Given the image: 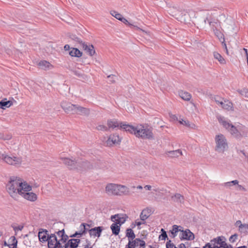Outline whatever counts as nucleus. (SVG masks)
Segmentation results:
<instances>
[{
  "label": "nucleus",
  "instance_id": "nucleus-51",
  "mask_svg": "<svg viewBox=\"0 0 248 248\" xmlns=\"http://www.w3.org/2000/svg\"><path fill=\"white\" fill-rule=\"evenodd\" d=\"M166 248H177L175 245L171 243V241L169 240L166 243Z\"/></svg>",
  "mask_w": 248,
  "mask_h": 248
},
{
  "label": "nucleus",
  "instance_id": "nucleus-49",
  "mask_svg": "<svg viewBox=\"0 0 248 248\" xmlns=\"http://www.w3.org/2000/svg\"><path fill=\"white\" fill-rule=\"evenodd\" d=\"M23 228V225H18L13 227L14 230L16 233H17L18 232L21 231Z\"/></svg>",
  "mask_w": 248,
  "mask_h": 248
},
{
  "label": "nucleus",
  "instance_id": "nucleus-30",
  "mask_svg": "<svg viewBox=\"0 0 248 248\" xmlns=\"http://www.w3.org/2000/svg\"><path fill=\"white\" fill-rule=\"evenodd\" d=\"M17 241L16 237L12 236L8 240V247L9 248H16Z\"/></svg>",
  "mask_w": 248,
  "mask_h": 248
},
{
  "label": "nucleus",
  "instance_id": "nucleus-37",
  "mask_svg": "<svg viewBox=\"0 0 248 248\" xmlns=\"http://www.w3.org/2000/svg\"><path fill=\"white\" fill-rule=\"evenodd\" d=\"M172 200L178 203H182L184 201V197L180 194H175L174 196L171 197Z\"/></svg>",
  "mask_w": 248,
  "mask_h": 248
},
{
  "label": "nucleus",
  "instance_id": "nucleus-58",
  "mask_svg": "<svg viewBox=\"0 0 248 248\" xmlns=\"http://www.w3.org/2000/svg\"><path fill=\"white\" fill-rule=\"evenodd\" d=\"M236 185L237 186V187L239 190L246 191L245 188L244 186H242L238 184V185Z\"/></svg>",
  "mask_w": 248,
  "mask_h": 248
},
{
  "label": "nucleus",
  "instance_id": "nucleus-26",
  "mask_svg": "<svg viewBox=\"0 0 248 248\" xmlns=\"http://www.w3.org/2000/svg\"><path fill=\"white\" fill-rule=\"evenodd\" d=\"M56 233L59 236V239L58 240L62 244L65 243L68 239V236L64 234V229L57 232Z\"/></svg>",
  "mask_w": 248,
  "mask_h": 248
},
{
  "label": "nucleus",
  "instance_id": "nucleus-47",
  "mask_svg": "<svg viewBox=\"0 0 248 248\" xmlns=\"http://www.w3.org/2000/svg\"><path fill=\"white\" fill-rule=\"evenodd\" d=\"M215 100L217 104L220 106L221 105L223 104V101H224V99L218 96H217L215 98Z\"/></svg>",
  "mask_w": 248,
  "mask_h": 248
},
{
  "label": "nucleus",
  "instance_id": "nucleus-38",
  "mask_svg": "<svg viewBox=\"0 0 248 248\" xmlns=\"http://www.w3.org/2000/svg\"><path fill=\"white\" fill-rule=\"evenodd\" d=\"M126 236L128 237V240L134 239L135 238V234L131 229H127L126 231Z\"/></svg>",
  "mask_w": 248,
  "mask_h": 248
},
{
  "label": "nucleus",
  "instance_id": "nucleus-46",
  "mask_svg": "<svg viewBox=\"0 0 248 248\" xmlns=\"http://www.w3.org/2000/svg\"><path fill=\"white\" fill-rule=\"evenodd\" d=\"M161 231L162 233L159 235V238L162 240H165L168 237L166 232L163 229H161Z\"/></svg>",
  "mask_w": 248,
  "mask_h": 248
},
{
  "label": "nucleus",
  "instance_id": "nucleus-52",
  "mask_svg": "<svg viewBox=\"0 0 248 248\" xmlns=\"http://www.w3.org/2000/svg\"><path fill=\"white\" fill-rule=\"evenodd\" d=\"M237 238V235L236 234H234L230 236V237L229 238V241L231 243H234L236 241Z\"/></svg>",
  "mask_w": 248,
  "mask_h": 248
},
{
  "label": "nucleus",
  "instance_id": "nucleus-59",
  "mask_svg": "<svg viewBox=\"0 0 248 248\" xmlns=\"http://www.w3.org/2000/svg\"><path fill=\"white\" fill-rule=\"evenodd\" d=\"M243 224H242L241 223V221L240 220H237L236 222H235V225L238 227V229L239 228V226H240L241 225H243Z\"/></svg>",
  "mask_w": 248,
  "mask_h": 248
},
{
  "label": "nucleus",
  "instance_id": "nucleus-11",
  "mask_svg": "<svg viewBox=\"0 0 248 248\" xmlns=\"http://www.w3.org/2000/svg\"><path fill=\"white\" fill-rule=\"evenodd\" d=\"M127 217L125 214H117L111 216V220L114 223L121 226L125 221Z\"/></svg>",
  "mask_w": 248,
  "mask_h": 248
},
{
  "label": "nucleus",
  "instance_id": "nucleus-15",
  "mask_svg": "<svg viewBox=\"0 0 248 248\" xmlns=\"http://www.w3.org/2000/svg\"><path fill=\"white\" fill-rule=\"evenodd\" d=\"M194 238V234L189 229H186L185 231L182 229L180 236L181 239L192 240Z\"/></svg>",
  "mask_w": 248,
  "mask_h": 248
},
{
  "label": "nucleus",
  "instance_id": "nucleus-50",
  "mask_svg": "<svg viewBox=\"0 0 248 248\" xmlns=\"http://www.w3.org/2000/svg\"><path fill=\"white\" fill-rule=\"evenodd\" d=\"M96 129L98 130L101 131H107L108 130V127L104 125H99L96 127Z\"/></svg>",
  "mask_w": 248,
  "mask_h": 248
},
{
  "label": "nucleus",
  "instance_id": "nucleus-56",
  "mask_svg": "<svg viewBox=\"0 0 248 248\" xmlns=\"http://www.w3.org/2000/svg\"><path fill=\"white\" fill-rule=\"evenodd\" d=\"M170 118L172 121H178V118L175 115L170 114Z\"/></svg>",
  "mask_w": 248,
  "mask_h": 248
},
{
  "label": "nucleus",
  "instance_id": "nucleus-44",
  "mask_svg": "<svg viewBox=\"0 0 248 248\" xmlns=\"http://www.w3.org/2000/svg\"><path fill=\"white\" fill-rule=\"evenodd\" d=\"M237 92L242 96L248 98V89L244 88L242 90H239Z\"/></svg>",
  "mask_w": 248,
  "mask_h": 248
},
{
  "label": "nucleus",
  "instance_id": "nucleus-34",
  "mask_svg": "<svg viewBox=\"0 0 248 248\" xmlns=\"http://www.w3.org/2000/svg\"><path fill=\"white\" fill-rule=\"evenodd\" d=\"M13 105V102L10 100L7 101L4 98L1 100V109H5L10 107Z\"/></svg>",
  "mask_w": 248,
  "mask_h": 248
},
{
  "label": "nucleus",
  "instance_id": "nucleus-55",
  "mask_svg": "<svg viewBox=\"0 0 248 248\" xmlns=\"http://www.w3.org/2000/svg\"><path fill=\"white\" fill-rule=\"evenodd\" d=\"M116 77L114 75H110L108 77V78L109 79V81L111 83L114 81V78H115Z\"/></svg>",
  "mask_w": 248,
  "mask_h": 248
},
{
  "label": "nucleus",
  "instance_id": "nucleus-18",
  "mask_svg": "<svg viewBox=\"0 0 248 248\" xmlns=\"http://www.w3.org/2000/svg\"><path fill=\"white\" fill-rule=\"evenodd\" d=\"M121 140V139L118 135L113 134L109 136L107 141V144L108 145L111 146L112 144H119Z\"/></svg>",
  "mask_w": 248,
  "mask_h": 248
},
{
  "label": "nucleus",
  "instance_id": "nucleus-9",
  "mask_svg": "<svg viewBox=\"0 0 248 248\" xmlns=\"http://www.w3.org/2000/svg\"><path fill=\"white\" fill-rule=\"evenodd\" d=\"M74 39L78 42L81 46H82L83 49L85 51V52L88 53L90 56H93L95 53V50L94 47L92 45H87L85 43H83L82 41L77 37H75Z\"/></svg>",
  "mask_w": 248,
  "mask_h": 248
},
{
  "label": "nucleus",
  "instance_id": "nucleus-48",
  "mask_svg": "<svg viewBox=\"0 0 248 248\" xmlns=\"http://www.w3.org/2000/svg\"><path fill=\"white\" fill-rule=\"evenodd\" d=\"M135 246L133 243V240H128V244L125 246V248H135Z\"/></svg>",
  "mask_w": 248,
  "mask_h": 248
},
{
  "label": "nucleus",
  "instance_id": "nucleus-29",
  "mask_svg": "<svg viewBox=\"0 0 248 248\" xmlns=\"http://www.w3.org/2000/svg\"><path fill=\"white\" fill-rule=\"evenodd\" d=\"M80 230L78 232H76L74 234H73L71 237H80L82 235L85 233L86 232V228L85 225L84 223H82L79 227Z\"/></svg>",
  "mask_w": 248,
  "mask_h": 248
},
{
  "label": "nucleus",
  "instance_id": "nucleus-42",
  "mask_svg": "<svg viewBox=\"0 0 248 248\" xmlns=\"http://www.w3.org/2000/svg\"><path fill=\"white\" fill-rule=\"evenodd\" d=\"M179 123L182 124L191 128H194L195 126L194 124H190L188 121L184 120L183 119L180 120Z\"/></svg>",
  "mask_w": 248,
  "mask_h": 248
},
{
  "label": "nucleus",
  "instance_id": "nucleus-64",
  "mask_svg": "<svg viewBox=\"0 0 248 248\" xmlns=\"http://www.w3.org/2000/svg\"><path fill=\"white\" fill-rule=\"evenodd\" d=\"M74 73L76 75L78 76V77H81V74L79 73L77 71H75L74 72Z\"/></svg>",
  "mask_w": 248,
  "mask_h": 248
},
{
  "label": "nucleus",
  "instance_id": "nucleus-23",
  "mask_svg": "<svg viewBox=\"0 0 248 248\" xmlns=\"http://www.w3.org/2000/svg\"><path fill=\"white\" fill-rule=\"evenodd\" d=\"M80 240L78 239H71L65 243V248H76Z\"/></svg>",
  "mask_w": 248,
  "mask_h": 248
},
{
  "label": "nucleus",
  "instance_id": "nucleus-33",
  "mask_svg": "<svg viewBox=\"0 0 248 248\" xmlns=\"http://www.w3.org/2000/svg\"><path fill=\"white\" fill-rule=\"evenodd\" d=\"M179 95L182 99L185 101H189L191 98V95L189 93L183 91L179 92Z\"/></svg>",
  "mask_w": 248,
  "mask_h": 248
},
{
  "label": "nucleus",
  "instance_id": "nucleus-54",
  "mask_svg": "<svg viewBox=\"0 0 248 248\" xmlns=\"http://www.w3.org/2000/svg\"><path fill=\"white\" fill-rule=\"evenodd\" d=\"M121 21H122V22H123L126 25H128L130 26H132V25L131 24L129 23V22L127 21V20L124 17H123V18L121 19Z\"/></svg>",
  "mask_w": 248,
  "mask_h": 248
},
{
  "label": "nucleus",
  "instance_id": "nucleus-25",
  "mask_svg": "<svg viewBox=\"0 0 248 248\" xmlns=\"http://www.w3.org/2000/svg\"><path fill=\"white\" fill-rule=\"evenodd\" d=\"M118 196L122 195H129L130 194V191L129 188L124 185H118Z\"/></svg>",
  "mask_w": 248,
  "mask_h": 248
},
{
  "label": "nucleus",
  "instance_id": "nucleus-27",
  "mask_svg": "<svg viewBox=\"0 0 248 248\" xmlns=\"http://www.w3.org/2000/svg\"><path fill=\"white\" fill-rule=\"evenodd\" d=\"M183 227L181 226H178L176 225H174L172 226V229L170 231V232L171 234V237L172 238H174L177 235V233L179 232H181Z\"/></svg>",
  "mask_w": 248,
  "mask_h": 248
},
{
  "label": "nucleus",
  "instance_id": "nucleus-41",
  "mask_svg": "<svg viewBox=\"0 0 248 248\" xmlns=\"http://www.w3.org/2000/svg\"><path fill=\"white\" fill-rule=\"evenodd\" d=\"M239 231L243 233H248V224H243V225L239 226Z\"/></svg>",
  "mask_w": 248,
  "mask_h": 248
},
{
  "label": "nucleus",
  "instance_id": "nucleus-3",
  "mask_svg": "<svg viewBox=\"0 0 248 248\" xmlns=\"http://www.w3.org/2000/svg\"><path fill=\"white\" fill-rule=\"evenodd\" d=\"M61 160L63 161V163L67 166L68 168L71 170L73 169H86L91 168L90 163L87 161H76L75 160H72L68 158L61 157Z\"/></svg>",
  "mask_w": 248,
  "mask_h": 248
},
{
  "label": "nucleus",
  "instance_id": "nucleus-53",
  "mask_svg": "<svg viewBox=\"0 0 248 248\" xmlns=\"http://www.w3.org/2000/svg\"><path fill=\"white\" fill-rule=\"evenodd\" d=\"M145 221H143L141 220L140 221L139 219H137L135 222V225L138 226V227H139L140 225H141L142 224H145Z\"/></svg>",
  "mask_w": 248,
  "mask_h": 248
},
{
  "label": "nucleus",
  "instance_id": "nucleus-5",
  "mask_svg": "<svg viewBox=\"0 0 248 248\" xmlns=\"http://www.w3.org/2000/svg\"><path fill=\"white\" fill-rule=\"evenodd\" d=\"M232 136L237 139H241L242 137L247 136L246 128L242 125L235 126L232 124L230 128L227 130Z\"/></svg>",
  "mask_w": 248,
  "mask_h": 248
},
{
  "label": "nucleus",
  "instance_id": "nucleus-13",
  "mask_svg": "<svg viewBox=\"0 0 248 248\" xmlns=\"http://www.w3.org/2000/svg\"><path fill=\"white\" fill-rule=\"evenodd\" d=\"M118 185L115 184H109L106 187V191L108 195H119Z\"/></svg>",
  "mask_w": 248,
  "mask_h": 248
},
{
  "label": "nucleus",
  "instance_id": "nucleus-35",
  "mask_svg": "<svg viewBox=\"0 0 248 248\" xmlns=\"http://www.w3.org/2000/svg\"><path fill=\"white\" fill-rule=\"evenodd\" d=\"M82 52L76 48H72L69 51V54L72 57H80L82 56Z\"/></svg>",
  "mask_w": 248,
  "mask_h": 248
},
{
  "label": "nucleus",
  "instance_id": "nucleus-4",
  "mask_svg": "<svg viewBox=\"0 0 248 248\" xmlns=\"http://www.w3.org/2000/svg\"><path fill=\"white\" fill-rule=\"evenodd\" d=\"M215 151L218 153L223 154L227 151L229 148L228 143L225 136L219 134L217 135L215 138Z\"/></svg>",
  "mask_w": 248,
  "mask_h": 248
},
{
  "label": "nucleus",
  "instance_id": "nucleus-2",
  "mask_svg": "<svg viewBox=\"0 0 248 248\" xmlns=\"http://www.w3.org/2000/svg\"><path fill=\"white\" fill-rule=\"evenodd\" d=\"M121 127L125 131L134 135L137 138L149 140L153 139L152 129L146 124H138L135 126L122 124L121 125Z\"/></svg>",
  "mask_w": 248,
  "mask_h": 248
},
{
  "label": "nucleus",
  "instance_id": "nucleus-32",
  "mask_svg": "<svg viewBox=\"0 0 248 248\" xmlns=\"http://www.w3.org/2000/svg\"><path fill=\"white\" fill-rule=\"evenodd\" d=\"M133 243L134 244L135 247L140 246V248H145V242L144 241L140 239V238H136L133 239Z\"/></svg>",
  "mask_w": 248,
  "mask_h": 248
},
{
  "label": "nucleus",
  "instance_id": "nucleus-39",
  "mask_svg": "<svg viewBox=\"0 0 248 248\" xmlns=\"http://www.w3.org/2000/svg\"><path fill=\"white\" fill-rule=\"evenodd\" d=\"M214 57L215 59L217 60L221 64H225L226 63L225 59L218 53L215 52L214 53Z\"/></svg>",
  "mask_w": 248,
  "mask_h": 248
},
{
  "label": "nucleus",
  "instance_id": "nucleus-16",
  "mask_svg": "<svg viewBox=\"0 0 248 248\" xmlns=\"http://www.w3.org/2000/svg\"><path fill=\"white\" fill-rule=\"evenodd\" d=\"M107 124H108V128H109L114 129L116 127H119L120 129H124L123 128L121 127V125L127 124L126 123H122V122L119 123L116 119H110L108 121Z\"/></svg>",
  "mask_w": 248,
  "mask_h": 248
},
{
  "label": "nucleus",
  "instance_id": "nucleus-63",
  "mask_svg": "<svg viewBox=\"0 0 248 248\" xmlns=\"http://www.w3.org/2000/svg\"><path fill=\"white\" fill-rule=\"evenodd\" d=\"M243 50L245 51V52L246 53V55L247 58H248V50H247V49L246 48H243Z\"/></svg>",
  "mask_w": 248,
  "mask_h": 248
},
{
  "label": "nucleus",
  "instance_id": "nucleus-8",
  "mask_svg": "<svg viewBox=\"0 0 248 248\" xmlns=\"http://www.w3.org/2000/svg\"><path fill=\"white\" fill-rule=\"evenodd\" d=\"M48 248H60L62 243L60 242L55 234H51L47 240Z\"/></svg>",
  "mask_w": 248,
  "mask_h": 248
},
{
  "label": "nucleus",
  "instance_id": "nucleus-62",
  "mask_svg": "<svg viewBox=\"0 0 248 248\" xmlns=\"http://www.w3.org/2000/svg\"><path fill=\"white\" fill-rule=\"evenodd\" d=\"M179 248H186L185 245L184 244H181L180 245H179Z\"/></svg>",
  "mask_w": 248,
  "mask_h": 248
},
{
  "label": "nucleus",
  "instance_id": "nucleus-12",
  "mask_svg": "<svg viewBox=\"0 0 248 248\" xmlns=\"http://www.w3.org/2000/svg\"><path fill=\"white\" fill-rule=\"evenodd\" d=\"M208 23L211 27L212 28L215 35L217 37L219 41H224V35L217 28L218 26V23L217 22H213L210 21H208Z\"/></svg>",
  "mask_w": 248,
  "mask_h": 248
},
{
  "label": "nucleus",
  "instance_id": "nucleus-10",
  "mask_svg": "<svg viewBox=\"0 0 248 248\" xmlns=\"http://www.w3.org/2000/svg\"><path fill=\"white\" fill-rule=\"evenodd\" d=\"M6 163L12 165H20L22 162V159L20 157L16 156H10L8 155H4L1 156V158Z\"/></svg>",
  "mask_w": 248,
  "mask_h": 248
},
{
  "label": "nucleus",
  "instance_id": "nucleus-1",
  "mask_svg": "<svg viewBox=\"0 0 248 248\" xmlns=\"http://www.w3.org/2000/svg\"><path fill=\"white\" fill-rule=\"evenodd\" d=\"M6 189L10 195L16 200H18V195L30 201L34 202L37 200V195L31 192V186L19 177H11L7 184Z\"/></svg>",
  "mask_w": 248,
  "mask_h": 248
},
{
  "label": "nucleus",
  "instance_id": "nucleus-31",
  "mask_svg": "<svg viewBox=\"0 0 248 248\" xmlns=\"http://www.w3.org/2000/svg\"><path fill=\"white\" fill-rule=\"evenodd\" d=\"M220 107L227 110H232L233 108L232 103L228 100H224L223 104L221 105Z\"/></svg>",
  "mask_w": 248,
  "mask_h": 248
},
{
  "label": "nucleus",
  "instance_id": "nucleus-20",
  "mask_svg": "<svg viewBox=\"0 0 248 248\" xmlns=\"http://www.w3.org/2000/svg\"><path fill=\"white\" fill-rule=\"evenodd\" d=\"M217 120L219 123V124L222 125L223 127H224L226 130H228L230 126L232 124L230 121L225 118L224 117L221 116H218L217 117Z\"/></svg>",
  "mask_w": 248,
  "mask_h": 248
},
{
  "label": "nucleus",
  "instance_id": "nucleus-36",
  "mask_svg": "<svg viewBox=\"0 0 248 248\" xmlns=\"http://www.w3.org/2000/svg\"><path fill=\"white\" fill-rule=\"evenodd\" d=\"M120 226H121L115 223H113L111 225L110 229L113 234L117 235L119 234L120 230Z\"/></svg>",
  "mask_w": 248,
  "mask_h": 248
},
{
  "label": "nucleus",
  "instance_id": "nucleus-19",
  "mask_svg": "<svg viewBox=\"0 0 248 248\" xmlns=\"http://www.w3.org/2000/svg\"><path fill=\"white\" fill-rule=\"evenodd\" d=\"M103 230L102 227H96L89 230V234L91 237H99L101 236V232Z\"/></svg>",
  "mask_w": 248,
  "mask_h": 248
},
{
  "label": "nucleus",
  "instance_id": "nucleus-21",
  "mask_svg": "<svg viewBox=\"0 0 248 248\" xmlns=\"http://www.w3.org/2000/svg\"><path fill=\"white\" fill-rule=\"evenodd\" d=\"M165 155L170 158H177L180 155H182L183 153L181 150L178 149L173 151H166Z\"/></svg>",
  "mask_w": 248,
  "mask_h": 248
},
{
  "label": "nucleus",
  "instance_id": "nucleus-61",
  "mask_svg": "<svg viewBox=\"0 0 248 248\" xmlns=\"http://www.w3.org/2000/svg\"><path fill=\"white\" fill-rule=\"evenodd\" d=\"M144 188L147 190H150L151 189L152 186L150 185H146L144 186Z\"/></svg>",
  "mask_w": 248,
  "mask_h": 248
},
{
  "label": "nucleus",
  "instance_id": "nucleus-57",
  "mask_svg": "<svg viewBox=\"0 0 248 248\" xmlns=\"http://www.w3.org/2000/svg\"><path fill=\"white\" fill-rule=\"evenodd\" d=\"M220 42L222 43L223 47L226 49V53L227 54H228V49H227L226 44L225 43V40L224 41L222 40V41H220Z\"/></svg>",
  "mask_w": 248,
  "mask_h": 248
},
{
  "label": "nucleus",
  "instance_id": "nucleus-40",
  "mask_svg": "<svg viewBox=\"0 0 248 248\" xmlns=\"http://www.w3.org/2000/svg\"><path fill=\"white\" fill-rule=\"evenodd\" d=\"M239 184V181L237 180H233L230 182L224 183L223 186L227 188H230L233 186H236Z\"/></svg>",
  "mask_w": 248,
  "mask_h": 248
},
{
  "label": "nucleus",
  "instance_id": "nucleus-14",
  "mask_svg": "<svg viewBox=\"0 0 248 248\" xmlns=\"http://www.w3.org/2000/svg\"><path fill=\"white\" fill-rule=\"evenodd\" d=\"M76 105L66 101H63L61 103L62 108L67 113L74 114Z\"/></svg>",
  "mask_w": 248,
  "mask_h": 248
},
{
  "label": "nucleus",
  "instance_id": "nucleus-22",
  "mask_svg": "<svg viewBox=\"0 0 248 248\" xmlns=\"http://www.w3.org/2000/svg\"><path fill=\"white\" fill-rule=\"evenodd\" d=\"M39 67L44 70H48L53 68V66L48 62L43 60L41 61L38 63Z\"/></svg>",
  "mask_w": 248,
  "mask_h": 248
},
{
  "label": "nucleus",
  "instance_id": "nucleus-45",
  "mask_svg": "<svg viewBox=\"0 0 248 248\" xmlns=\"http://www.w3.org/2000/svg\"><path fill=\"white\" fill-rule=\"evenodd\" d=\"M12 138V135L9 133H3L1 139L3 140H9Z\"/></svg>",
  "mask_w": 248,
  "mask_h": 248
},
{
  "label": "nucleus",
  "instance_id": "nucleus-43",
  "mask_svg": "<svg viewBox=\"0 0 248 248\" xmlns=\"http://www.w3.org/2000/svg\"><path fill=\"white\" fill-rule=\"evenodd\" d=\"M110 14L120 21H121V19L123 18L122 15L115 11H111Z\"/></svg>",
  "mask_w": 248,
  "mask_h": 248
},
{
  "label": "nucleus",
  "instance_id": "nucleus-24",
  "mask_svg": "<svg viewBox=\"0 0 248 248\" xmlns=\"http://www.w3.org/2000/svg\"><path fill=\"white\" fill-rule=\"evenodd\" d=\"M47 232H48L46 230H42L41 231H39L38 233V237L39 240L41 242H46L48 240L49 235L47 233Z\"/></svg>",
  "mask_w": 248,
  "mask_h": 248
},
{
  "label": "nucleus",
  "instance_id": "nucleus-17",
  "mask_svg": "<svg viewBox=\"0 0 248 248\" xmlns=\"http://www.w3.org/2000/svg\"><path fill=\"white\" fill-rule=\"evenodd\" d=\"M90 109L80 106L76 105L74 114H78L81 115H88L90 114Z\"/></svg>",
  "mask_w": 248,
  "mask_h": 248
},
{
  "label": "nucleus",
  "instance_id": "nucleus-60",
  "mask_svg": "<svg viewBox=\"0 0 248 248\" xmlns=\"http://www.w3.org/2000/svg\"><path fill=\"white\" fill-rule=\"evenodd\" d=\"M86 242L87 244L84 246V248H92V247L91 246L90 242L88 241H87Z\"/></svg>",
  "mask_w": 248,
  "mask_h": 248
},
{
  "label": "nucleus",
  "instance_id": "nucleus-6",
  "mask_svg": "<svg viewBox=\"0 0 248 248\" xmlns=\"http://www.w3.org/2000/svg\"><path fill=\"white\" fill-rule=\"evenodd\" d=\"M224 237L218 236L214 239L212 240L209 243L205 245L203 247L204 248H212L211 245L214 244V246H218V248H224L228 247V245L224 241Z\"/></svg>",
  "mask_w": 248,
  "mask_h": 248
},
{
  "label": "nucleus",
  "instance_id": "nucleus-7",
  "mask_svg": "<svg viewBox=\"0 0 248 248\" xmlns=\"http://www.w3.org/2000/svg\"><path fill=\"white\" fill-rule=\"evenodd\" d=\"M224 237L218 236L214 239L212 240L209 243L205 245L203 247L204 248H212L211 245L214 244V246H218V248H224L228 247V245L224 241Z\"/></svg>",
  "mask_w": 248,
  "mask_h": 248
},
{
  "label": "nucleus",
  "instance_id": "nucleus-28",
  "mask_svg": "<svg viewBox=\"0 0 248 248\" xmlns=\"http://www.w3.org/2000/svg\"><path fill=\"white\" fill-rule=\"evenodd\" d=\"M151 210L148 208L143 209L140 214V219L141 220L145 221L149 217L151 214Z\"/></svg>",
  "mask_w": 248,
  "mask_h": 248
}]
</instances>
